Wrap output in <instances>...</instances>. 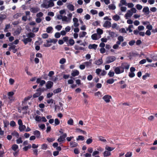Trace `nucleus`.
Wrapping results in <instances>:
<instances>
[{"mask_svg": "<svg viewBox=\"0 0 157 157\" xmlns=\"http://www.w3.org/2000/svg\"><path fill=\"white\" fill-rule=\"evenodd\" d=\"M48 2L49 3L48 5H47L45 3H43L41 4V6L46 9H48L49 7H52L54 6L53 0H49L48 1Z\"/></svg>", "mask_w": 157, "mask_h": 157, "instance_id": "1", "label": "nucleus"}, {"mask_svg": "<svg viewBox=\"0 0 157 157\" xmlns=\"http://www.w3.org/2000/svg\"><path fill=\"white\" fill-rule=\"evenodd\" d=\"M116 59V58L114 56H110L107 57L106 58L105 63H109L114 61Z\"/></svg>", "mask_w": 157, "mask_h": 157, "instance_id": "2", "label": "nucleus"}, {"mask_svg": "<svg viewBox=\"0 0 157 157\" xmlns=\"http://www.w3.org/2000/svg\"><path fill=\"white\" fill-rule=\"evenodd\" d=\"M122 70V72L124 71V69H128L129 67V65L127 63H122L120 66H119Z\"/></svg>", "mask_w": 157, "mask_h": 157, "instance_id": "3", "label": "nucleus"}, {"mask_svg": "<svg viewBox=\"0 0 157 157\" xmlns=\"http://www.w3.org/2000/svg\"><path fill=\"white\" fill-rule=\"evenodd\" d=\"M79 74V71L77 70H74L72 71V72L71 73L72 76L70 77V78L71 79H72L73 80L75 79V78H74L73 77H74L76 76H78Z\"/></svg>", "mask_w": 157, "mask_h": 157, "instance_id": "4", "label": "nucleus"}, {"mask_svg": "<svg viewBox=\"0 0 157 157\" xmlns=\"http://www.w3.org/2000/svg\"><path fill=\"white\" fill-rule=\"evenodd\" d=\"M67 136V134L66 133H64L63 134L60 136L59 138L57 139V141L58 142H61L65 140V138Z\"/></svg>", "mask_w": 157, "mask_h": 157, "instance_id": "5", "label": "nucleus"}, {"mask_svg": "<svg viewBox=\"0 0 157 157\" xmlns=\"http://www.w3.org/2000/svg\"><path fill=\"white\" fill-rule=\"evenodd\" d=\"M112 97L111 96L105 95L103 97L102 99L106 103H109L110 101V99Z\"/></svg>", "mask_w": 157, "mask_h": 157, "instance_id": "6", "label": "nucleus"}, {"mask_svg": "<svg viewBox=\"0 0 157 157\" xmlns=\"http://www.w3.org/2000/svg\"><path fill=\"white\" fill-rule=\"evenodd\" d=\"M114 71L116 74H119L123 72H122V70L119 66L116 67Z\"/></svg>", "mask_w": 157, "mask_h": 157, "instance_id": "7", "label": "nucleus"}, {"mask_svg": "<svg viewBox=\"0 0 157 157\" xmlns=\"http://www.w3.org/2000/svg\"><path fill=\"white\" fill-rule=\"evenodd\" d=\"M103 26L105 28H109L111 26V23L109 21H106L104 23Z\"/></svg>", "mask_w": 157, "mask_h": 157, "instance_id": "8", "label": "nucleus"}, {"mask_svg": "<svg viewBox=\"0 0 157 157\" xmlns=\"http://www.w3.org/2000/svg\"><path fill=\"white\" fill-rule=\"evenodd\" d=\"M53 82L51 81H48L46 84V87L47 89H49L53 86Z\"/></svg>", "mask_w": 157, "mask_h": 157, "instance_id": "9", "label": "nucleus"}, {"mask_svg": "<svg viewBox=\"0 0 157 157\" xmlns=\"http://www.w3.org/2000/svg\"><path fill=\"white\" fill-rule=\"evenodd\" d=\"M143 12L144 13V14L146 15H148L150 12L149 8L147 6L145 7L143 9Z\"/></svg>", "mask_w": 157, "mask_h": 157, "instance_id": "10", "label": "nucleus"}, {"mask_svg": "<svg viewBox=\"0 0 157 157\" xmlns=\"http://www.w3.org/2000/svg\"><path fill=\"white\" fill-rule=\"evenodd\" d=\"M67 7V9L71 11H73L75 10V6L72 4H69Z\"/></svg>", "mask_w": 157, "mask_h": 157, "instance_id": "11", "label": "nucleus"}, {"mask_svg": "<svg viewBox=\"0 0 157 157\" xmlns=\"http://www.w3.org/2000/svg\"><path fill=\"white\" fill-rule=\"evenodd\" d=\"M78 145V144L75 142L71 141L70 143V146L71 148L76 147Z\"/></svg>", "mask_w": 157, "mask_h": 157, "instance_id": "12", "label": "nucleus"}, {"mask_svg": "<svg viewBox=\"0 0 157 157\" xmlns=\"http://www.w3.org/2000/svg\"><path fill=\"white\" fill-rule=\"evenodd\" d=\"M32 40V39L29 37L26 38L22 40V41L25 44H26L29 42H31Z\"/></svg>", "mask_w": 157, "mask_h": 157, "instance_id": "13", "label": "nucleus"}, {"mask_svg": "<svg viewBox=\"0 0 157 157\" xmlns=\"http://www.w3.org/2000/svg\"><path fill=\"white\" fill-rule=\"evenodd\" d=\"M33 134L37 138H40V132L38 130H36L33 132Z\"/></svg>", "mask_w": 157, "mask_h": 157, "instance_id": "14", "label": "nucleus"}, {"mask_svg": "<svg viewBox=\"0 0 157 157\" xmlns=\"http://www.w3.org/2000/svg\"><path fill=\"white\" fill-rule=\"evenodd\" d=\"M74 48L75 49L77 50H84V48L80 47L78 45H75L74 46Z\"/></svg>", "mask_w": 157, "mask_h": 157, "instance_id": "15", "label": "nucleus"}, {"mask_svg": "<svg viewBox=\"0 0 157 157\" xmlns=\"http://www.w3.org/2000/svg\"><path fill=\"white\" fill-rule=\"evenodd\" d=\"M98 47V45L95 44H90L88 46V48L90 49H96Z\"/></svg>", "mask_w": 157, "mask_h": 157, "instance_id": "16", "label": "nucleus"}, {"mask_svg": "<svg viewBox=\"0 0 157 157\" xmlns=\"http://www.w3.org/2000/svg\"><path fill=\"white\" fill-rule=\"evenodd\" d=\"M30 11L33 13H36L39 10V9L37 7H32L30 9Z\"/></svg>", "mask_w": 157, "mask_h": 157, "instance_id": "17", "label": "nucleus"}, {"mask_svg": "<svg viewBox=\"0 0 157 157\" xmlns=\"http://www.w3.org/2000/svg\"><path fill=\"white\" fill-rule=\"evenodd\" d=\"M67 44L68 45L69 44L71 46L75 44V41L72 39H70L68 40V43H67Z\"/></svg>", "mask_w": 157, "mask_h": 157, "instance_id": "18", "label": "nucleus"}, {"mask_svg": "<svg viewBox=\"0 0 157 157\" xmlns=\"http://www.w3.org/2000/svg\"><path fill=\"white\" fill-rule=\"evenodd\" d=\"M103 63V60L102 58L98 59L95 61V64L97 65H100Z\"/></svg>", "mask_w": 157, "mask_h": 157, "instance_id": "19", "label": "nucleus"}, {"mask_svg": "<svg viewBox=\"0 0 157 157\" xmlns=\"http://www.w3.org/2000/svg\"><path fill=\"white\" fill-rule=\"evenodd\" d=\"M109 33L110 36L113 38L116 37L117 36V34L113 32L109 31Z\"/></svg>", "mask_w": 157, "mask_h": 157, "instance_id": "20", "label": "nucleus"}, {"mask_svg": "<svg viewBox=\"0 0 157 157\" xmlns=\"http://www.w3.org/2000/svg\"><path fill=\"white\" fill-rule=\"evenodd\" d=\"M132 13L130 10H128L127 13L125 14V16L126 17H130L132 15Z\"/></svg>", "mask_w": 157, "mask_h": 157, "instance_id": "21", "label": "nucleus"}, {"mask_svg": "<svg viewBox=\"0 0 157 157\" xmlns=\"http://www.w3.org/2000/svg\"><path fill=\"white\" fill-rule=\"evenodd\" d=\"M122 5L127 6V3L126 2V0H121L120 3L119 4V6H121Z\"/></svg>", "mask_w": 157, "mask_h": 157, "instance_id": "22", "label": "nucleus"}, {"mask_svg": "<svg viewBox=\"0 0 157 157\" xmlns=\"http://www.w3.org/2000/svg\"><path fill=\"white\" fill-rule=\"evenodd\" d=\"M50 40H47V43H53L54 44H55L56 43L57 40V39H50Z\"/></svg>", "mask_w": 157, "mask_h": 157, "instance_id": "23", "label": "nucleus"}, {"mask_svg": "<svg viewBox=\"0 0 157 157\" xmlns=\"http://www.w3.org/2000/svg\"><path fill=\"white\" fill-rule=\"evenodd\" d=\"M11 148L13 151H16L17 149H18V146L17 144H14L12 145Z\"/></svg>", "mask_w": 157, "mask_h": 157, "instance_id": "24", "label": "nucleus"}, {"mask_svg": "<svg viewBox=\"0 0 157 157\" xmlns=\"http://www.w3.org/2000/svg\"><path fill=\"white\" fill-rule=\"evenodd\" d=\"M41 94L40 92H36L33 94V97L34 98H36L40 96Z\"/></svg>", "mask_w": 157, "mask_h": 157, "instance_id": "25", "label": "nucleus"}, {"mask_svg": "<svg viewBox=\"0 0 157 157\" xmlns=\"http://www.w3.org/2000/svg\"><path fill=\"white\" fill-rule=\"evenodd\" d=\"M120 18V17L117 14L114 15L113 17V19L115 21H118Z\"/></svg>", "mask_w": 157, "mask_h": 157, "instance_id": "26", "label": "nucleus"}, {"mask_svg": "<svg viewBox=\"0 0 157 157\" xmlns=\"http://www.w3.org/2000/svg\"><path fill=\"white\" fill-rule=\"evenodd\" d=\"M26 128V126L24 125H22L20 126L19 127V129L20 132H22Z\"/></svg>", "mask_w": 157, "mask_h": 157, "instance_id": "27", "label": "nucleus"}, {"mask_svg": "<svg viewBox=\"0 0 157 157\" xmlns=\"http://www.w3.org/2000/svg\"><path fill=\"white\" fill-rule=\"evenodd\" d=\"M111 155V152L108 151H105L103 153V155L104 157L108 156L109 155Z\"/></svg>", "mask_w": 157, "mask_h": 157, "instance_id": "28", "label": "nucleus"}, {"mask_svg": "<svg viewBox=\"0 0 157 157\" xmlns=\"http://www.w3.org/2000/svg\"><path fill=\"white\" fill-rule=\"evenodd\" d=\"M105 149L108 151H111L113 150L114 149V148L106 146L105 147Z\"/></svg>", "mask_w": 157, "mask_h": 157, "instance_id": "29", "label": "nucleus"}, {"mask_svg": "<svg viewBox=\"0 0 157 157\" xmlns=\"http://www.w3.org/2000/svg\"><path fill=\"white\" fill-rule=\"evenodd\" d=\"M4 124V127L5 128H7L9 125V122L8 120H4L3 121Z\"/></svg>", "mask_w": 157, "mask_h": 157, "instance_id": "30", "label": "nucleus"}, {"mask_svg": "<svg viewBox=\"0 0 157 157\" xmlns=\"http://www.w3.org/2000/svg\"><path fill=\"white\" fill-rule=\"evenodd\" d=\"M22 15L21 13H17L13 15V17L15 19H17L19 17H21Z\"/></svg>", "mask_w": 157, "mask_h": 157, "instance_id": "31", "label": "nucleus"}, {"mask_svg": "<svg viewBox=\"0 0 157 157\" xmlns=\"http://www.w3.org/2000/svg\"><path fill=\"white\" fill-rule=\"evenodd\" d=\"M91 37L94 40H96L98 39L97 38V35L96 33L93 34L91 36Z\"/></svg>", "mask_w": 157, "mask_h": 157, "instance_id": "32", "label": "nucleus"}, {"mask_svg": "<svg viewBox=\"0 0 157 157\" xmlns=\"http://www.w3.org/2000/svg\"><path fill=\"white\" fill-rule=\"evenodd\" d=\"M87 33L85 32H82V33H80L79 34V37L80 38L84 37Z\"/></svg>", "mask_w": 157, "mask_h": 157, "instance_id": "33", "label": "nucleus"}, {"mask_svg": "<svg viewBox=\"0 0 157 157\" xmlns=\"http://www.w3.org/2000/svg\"><path fill=\"white\" fill-rule=\"evenodd\" d=\"M62 90L61 88H58L54 90L53 92L55 94H57L61 92Z\"/></svg>", "mask_w": 157, "mask_h": 157, "instance_id": "34", "label": "nucleus"}, {"mask_svg": "<svg viewBox=\"0 0 157 157\" xmlns=\"http://www.w3.org/2000/svg\"><path fill=\"white\" fill-rule=\"evenodd\" d=\"M53 30V28L51 26H49L46 29V32L48 33H52V31Z\"/></svg>", "mask_w": 157, "mask_h": 157, "instance_id": "35", "label": "nucleus"}, {"mask_svg": "<svg viewBox=\"0 0 157 157\" xmlns=\"http://www.w3.org/2000/svg\"><path fill=\"white\" fill-rule=\"evenodd\" d=\"M99 140V141H102L103 142H106V140L104 139V138L102 136H99L98 137Z\"/></svg>", "mask_w": 157, "mask_h": 157, "instance_id": "36", "label": "nucleus"}, {"mask_svg": "<svg viewBox=\"0 0 157 157\" xmlns=\"http://www.w3.org/2000/svg\"><path fill=\"white\" fill-rule=\"evenodd\" d=\"M114 80L113 78L109 79L106 81V82L109 84H112L114 82Z\"/></svg>", "mask_w": 157, "mask_h": 157, "instance_id": "37", "label": "nucleus"}, {"mask_svg": "<svg viewBox=\"0 0 157 157\" xmlns=\"http://www.w3.org/2000/svg\"><path fill=\"white\" fill-rule=\"evenodd\" d=\"M11 135L13 136H15L17 138L19 136V134L18 132L14 131L13 132L11 133Z\"/></svg>", "mask_w": 157, "mask_h": 157, "instance_id": "38", "label": "nucleus"}, {"mask_svg": "<svg viewBox=\"0 0 157 157\" xmlns=\"http://www.w3.org/2000/svg\"><path fill=\"white\" fill-rule=\"evenodd\" d=\"M84 140V137L82 136H79L78 137L76 138V140L78 141L79 140H81L83 141Z\"/></svg>", "mask_w": 157, "mask_h": 157, "instance_id": "39", "label": "nucleus"}, {"mask_svg": "<svg viewBox=\"0 0 157 157\" xmlns=\"http://www.w3.org/2000/svg\"><path fill=\"white\" fill-rule=\"evenodd\" d=\"M108 7L110 10H114L116 8L115 6L113 4H111L109 5Z\"/></svg>", "mask_w": 157, "mask_h": 157, "instance_id": "40", "label": "nucleus"}, {"mask_svg": "<svg viewBox=\"0 0 157 157\" xmlns=\"http://www.w3.org/2000/svg\"><path fill=\"white\" fill-rule=\"evenodd\" d=\"M46 90V89L44 88L43 87L42 88H39L37 89L36 90V91L37 92H40L41 94L42 92L44 91H45Z\"/></svg>", "mask_w": 157, "mask_h": 157, "instance_id": "41", "label": "nucleus"}, {"mask_svg": "<svg viewBox=\"0 0 157 157\" xmlns=\"http://www.w3.org/2000/svg\"><path fill=\"white\" fill-rule=\"evenodd\" d=\"M10 27V24H8L7 25H6L5 27V28L4 29V31L5 32H7L8 29H9Z\"/></svg>", "mask_w": 157, "mask_h": 157, "instance_id": "42", "label": "nucleus"}, {"mask_svg": "<svg viewBox=\"0 0 157 157\" xmlns=\"http://www.w3.org/2000/svg\"><path fill=\"white\" fill-rule=\"evenodd\" d=\"M76 130L77 132H82L84 135H86V131H83L79 128H77L76 129Z\"/></svg>", "mask_w": 157, "mask_h": 157, "instance_id": "43", "label": "nucleus"}, {"mask_svg": "<svg viewBox=\"0 0 157 157\" xmlns=\"http://www.w3.org/2000/svg\"><path fill=\"white\" fill-rule=\"evenodd\" d=\"M32 97V95H30L27 97H25L24 98L23 103L29 100Z\"/></svg>", "mask_w": 157, "mask_h": 157, "instance_id": "44", "label": "nucleus"}, {"mask_svg": "<svg viewBox=\"0 0 157 157\" xmlns=\"http://www.w3.org/2000/svg\"><path fill=\"white\" fill-rule=\"evenodd\" d=\"M35 34L32 33L30 32L28 34V36L29 38H33L34 37Z\"/></svg>", "mask_w": 157, "mask_h": 157, "instance_id": "45", "label": "nucleus"}, {"mask_svg": "<svg viewBox=\"0 0 157 157\" xmlns=\"http://www.w3.org/2000/svg\"><path fill=\"white\" fill-rule=\"evenodd\" d=\"M94 95L95 96H98V97H100L102 96L101 93L99 91L95 93H94Z\"/></svg>", "mask_w": 157, "mask_h": 157, "instance_id": "46", "label": "nucleus"}, {"mask_svg": "<svg viewBox=\"0 0 157 157\" xmlns=\"http://www.w3.org/2000/svg\"><path fill=\"white\" fill-rule=\"evenodd\" d=\"M66 62V59L65 58H62L59 61V63L61 64H64Z\"/></svg>", "mask_w": 157, "mask_h": 157, "instance_id": "47", "label": "nucleus"}, {"mask_svg": "<svg viewBox=\"0 0 157 157\" xmlns=\"http://www.w3.org/2000/svg\"><path fill=\"white\" fill-rule=\"evenodd\" d=\"M48 148V145L46 144H44L41 145V149L44 150H46Z\"/></svg>", "mask_w": 157, "mask_h": 157, "instance_id": "48", "label": "nucleus"}, {"mask_svg": "<svg viewBox=\"0 0 157 157\" xmlns=\"http://www.w3.org/2000/svg\"><path fill=\"white\" fill-rule=\"evenodd\" d=\"M114 72L113 71H110L108 74V75L109 76V77H113L114 76Z\"/></svg>", "mask_w": 157, "mask_h": 157, "instance_id": "49", "label": "nucleus"}, {"mask_svg": "<svg viewBox=\"0 0 157 157\" xmlns=\"http://www.w3.org/2000/svg\"><path fill=\"white\" fill-rule=\"evenodd\" d=\"M92 141V139L91 138H89L87 139L86 141V143L87 144H89L91 143Z\"/></svg>", "mask_w": 157, "mask_h": 157, "instance_id": "50", "label": "nucleus"}, {"mask_svg": "<svg viewBox=\"0 0 157 157\" xmlns=\"http://www.w3.org/2000/svg\"><path fill=\"white\" fill-rule=\"evenodd\" d=\"M132 152L129 151L125 155V157H131L132 155Z\"/></svg>", "mask_w": 157, "mask_h": 157, "instance_id": "51", "label": "nucleus"}, {"mask_svg": "<svg viewBox=\"0 0 157 157\" xmlns=\"http://www.w3.org/2000/svg\"><path fill=\"white\" fill-rule=\"evenodd\" d=\"M97 31V33L99 35L102 34L103 33V30L100 28L98 29Z\"/></svg>", "mask_w": 157, "mask_h": 157, "instance_id": "52", "label": "nucleus"}, {"mask_svg": "<svg viewBox=\"0 0 157 157\" xmlns=\"http://www.w3.org/2000/svg\"><path fill=\"white\" fill-rule=\"evenodd\" d=\"M6 15L5 14H0V17L2 21L3 20L5 19L6 18Z\"/></svg>", "mask_w": 157, "mask_h": 157, "instance_id": "53", "label": "nucleus"}, {"mask_svg": "<svg viewBox=\"0 0 157 157\" xmlns=\"http://www.w3.org/2000/svg\"><path fill=\"white\" fill-rule=\"evenodd\" d=\"M150 76V74L148 73H146V74L144 75L142 77V78L144 80H145L146 78L148 77H149Z\"/></svg>", "mask_w": 157, "mask_h": 157, "instance_id": "54", "label": "nucleus"}, {"mask_svg": "<svg viewBox=\"0 0 157 157\" xmlns=\"http://www.w3.org/2000/svg\"><path fill=\"white\" fill-rule=\"evenodd\" d=\"M67 124L70 125H73V120L71 119L67 121Z\"/></svg>", "mask_w": 157, "mask_h": 157, "instance_id": "55", "label": "nucleus"}, {"mask_svg": "<svg viewBox=\"0 0 157 157\" xmlns=\"http://www.w3.org/2000/svg\"><path fill=\"white\" fill-rule=\"evenodd\" d=\"M135 42L134 40H132L128 42V44L132 46L134 44Z\"/></svg>", "mask_w": 157, "mask_h": 157, "instance_id": "56", "label": "nucleus"}, {"mask_svg": "<svg viewBox=\"0 0 157 157\" xmlns=\"http://www.w3.org/2000/svg\"><path fill=\"white\" fill-rule=\"evenodd\" d=\"M129 76L131 78L134 77L135 76V74L134 72H130L128 74Z\"/></svg>", "mask_w": 157, "mask_h": 157, "instance_id": "57", "label": "nucleus"}, {"mask_svg": "<svg viewBox=\"0 0 157 157\" xmlns=\"http://www.w3.org/2000/svg\"><path fill=\"white\" fill-rule=\"evenodd\" d=\"M10 125L11 126L13 127L16 125V124L14 121H10Z\"/></svg>", "mask_w": 157, "mask_h": 157, "instance_id": "58", "label": "nucleus"}, {"mask_svg": "<svg viewBox=\"0 0 157 157\" xmlns=\"http://www.w3.org/2000/svg\"><path fill=\"white\" fill-rule=\"evenodd\" d=\"M60 123V121L58 118H56L55 120V124L56 125H59Z\"/></svg>", "mask_w": 157, "mask_h": 157, "instance_id": "59", "label": "nucleus"}, {"mask_svg": "<svg viewBox=\"0 0 157 157\" xmlns=\"http://www.w3.org/2000/svg\"><path fill=\"white\" fill-rule=\"evenodd\" d=\"M48 35L47 33H43L42 35V37L43 38L46 39L48 37Z\"/></svg>", "mask_w": 157, "mask_h": 157, "instance_id": "60", "label": "nucleus"}, {"mask_svg": "<svg viewBox=\"0 0 157 157\" xmlns=\"http://www.w3.org/2000/svg\"><path fill=\"white\" fill-rule=\"evenodd\" d=\"M16 48V46L15 45H12L9 47L8 50L9 51H10L11 50H13Z\"/></svg>", "mask_w": 157, "mask_h": 157, "instance_id": "61", "label": "nucleus"}, {"mask_svg": "<svg viewBox=\"0 0 157 157\" xmlns=\"http://www.w3.org/2000/svg\"><path fill=\"white\" fill-rule=\"evenodd\" d=\"M60 33L59 32L56 33L55 34V36L56 38H58L60 36Z\"/></svg>", "mask_w": 157, "mask_h": 157, "instance_id": "62", "label": "nucleus"}, {"mask_svg": "<svg viewBox=\"0 0 157 157\" xmlns=\"http://www.w3.org/2000/svg\"><path fill=\"white\" fill-rule=\"evenodd\" d=\"M43 15V13L41 12H40L36 14V17L38 18L42 17Z\"/></svg>", "mask_w": 157, "mask_h": 157, "instance_id": "63", "label": "nucleus"}, {"mask_svg": "<svg viewBox=\"0 0 157 157\" xmlns=\"http://www.w3.org/2000/svg\"><path fill=\"white\" fill-rule=\"evenodd\" d=\"M117 39L119 41L121 42H123L124 40L123 37L122 36H118L117 38Z\"/></svg>", "mask_w": 157, "mask_h": 157, "instance_id": "64", "label": "nucleus"}]
</instances>
